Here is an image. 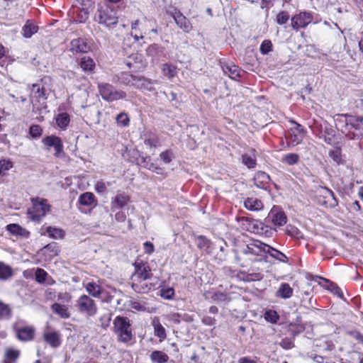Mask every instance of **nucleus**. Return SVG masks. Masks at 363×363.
Instances as JSON below:
<instances>
[{"mask_svg":"<svg viewBox=\"0 0 363 363\" xmlns=\"http://www.w3.org/2000/svg\"><path fill=\"white\" fill-rule=\"evenodd\" d=\"M235 253V260L240 266L252 265L248 272L239 271L235 274L238 280L245 282L263 279L262 272L269 266L267 255L281 262H288V257L283 252L259 240L240 247Z\"/></svg>","mask_w":363,"mask_h":363,"instance_id":"nucleus-1","label":"nucleus"},{"mask_svg":"<svg viewBox=\"0 0 363 363\" xmlns=\"http://www.w3.org/2000/svg\"><path fill=\"white\" fill-rule=\"evenodd\" d=\"M335 128L350 140H357L363 135V118L347 114L333 116Z\"/></svg>","mask_w":363,"mask_h":363,"instance_id":"nucleus-2","label":"nucleus"},{"mask_svg":"<svg viewBox=\"0 0 363 363\" xmlns=\"http://www.w3.org/2000/svg\"><path fill=\"white\" fill-rule=\"evenodd\" d=\"M113 331L117 335L118 340L127 343L133 338L131 325L127 317L116 316L113 321Z\"/></svg>","mask_w":363,"mask_h":363,"instance_id":"nucleus-3","label":"nucleus"},{"mask_svg":"<svg viewBox=\"0 0 363 363\" xmlns=\"http://www.w3.org/2000/svg\"><path fill=\"white\" fill-rule=\"evenodd\" d=\"M32 206L28 210V216L34 221H39L50 211V206L44 199H32Z\"/></svg>","mask_w":363,"mask_h":363,"instance_id":"nucleus-4","label":"nucleus"},{"mask_svg":"<svg viewBox=\"0 0 363 363\" xmlns=\"http://www.w3.org/2000/svg\"><path fill=\"white\" fill-rule=\"evenodd\" d=\"M118 18L116 10L109 6L99 9L95 16L96 21L106 27L115 26Z\"/></svg>","mask_w":363,"mask_h":363,"instance_id":"nucleus-5","label":"nucleus"},{"mask_svg":"<svg viewBox=\"0 0 363 363\" xmlns=\"http://www.w3.org/2000/svg\"><path fill=\"white\" fill-rule=\"evenodd\" d=\"M98 89L102 99L107 101H117L126 96L125 91L116 90L113 86L108 83L98 84Z\"/></svg>","mask_w":363,"mask_h":363,"instance_id":"nucleus-6","label":"nucleus"},{"mask_svg":"<svg viewBox=\"0 0 363 363\" xmlns=\"http://www.w3.org/2000/svg\"><path fill=\"white\" fill-rule=\"evenodd\" d=\"M289 122L293 124L294 127L289 129L286 140L289 147H294L302 142L305 136V130L295 121L291 120Z\"/></svg>","mask_w":363,"mask_h":363,"instance_id":"nucleus-7","label":"nucleus"},{"mask_svg":"<svg viewBox=\"0 0 363 363\" xmlns=\"http://www.w3.org/2000/svg\"><path fill=\"white\" fill-rule=\"evenodd\" d=\"M76 306L80 313L88 316L94 315L97 311V307L94 301L86 295L81 296L77 300Z\"/></svg>","mask_w":363,"mask_h":363,"instance_id":"nucleus-8","label":"nucleus"},{"mask_svg":"<svg viewBox=\"0 0 363 363\" xmlns=\"http://www.w3.org/2000/svg\"><path fill=\"white\" fill-rule=\"evenodd\" d=\"M319 189L320 196L318 199V201L320 204L330 208H333L337 206V199L331 189L326 186H320Z\"/></svg>","mask_w":363,"mask_h":363,"instance_id":"nucleus-9","label":"nucleus"},{"mask_svg":"<svg viewBox=\"0 0 363 363\" xmlns=\"http://www.w3.org/2000/svg\"><path fill=\"white\" fill-rule=\"evenodd\" d=\"M313 15L308 11H301L291 18V27L294 30L306 28L313 21Z\"/></svg>","mask_w":363,"mask_h":363,"instance_id":"nucleus-10","label":"nucleus"},{"mask_svg":"<svg viewBox=\"0 0 363 363\" xmlns=\"http://www.w3.org/2000/svg\"><path fill=\"white\" fill-rule=\"evenodd\" d=\"M274 226L280 227L287 222V217L284 211L279 206H273L267 218Z\"/></svg>","mask_w":363,"mask_h":363,"instance_id":"nucleus-11","label":"nucleus"},{"mask_svg":"<svg viewBox=\"0 0 363 363\" xmlns=\"http://www.w3.org/2000/svg\"><path fill=\"white\" fill-rule=\"evenodd\" d=\"M167 13L173 17L177 25L184 32L189 33L192 29L189 20L177 9L172 8L171 10L167 11Z\"/></svg>","mask_w":363,"mask_h":363,"instance_id":"nucleus-12","label":"nucleus"},{"mask_svg":"<svg viewBox=\"0 0 363 363\" xmlns=\"http://www.w3.org/2000/svg\"><path fill=\"white\" fill-rule=\"evenodd\" d=\"M135 272L133 274V281L138 279H150L152 274L147 263L143 262H135L134 263Z\"/></svg>","mask_w":363,"mask_h":363,"instance_id":"nucleus-13","label":"nucleus"},{"mask_svg":"<svg viewBox=\"0 0 363 363\" xmlns=\"http://www.w3.org/2000/svg\"><path fill=\"white\" fill-rule=\"evenodd\" d=\"M42 143L48 150L53 147L55 151V155L56 157H59L63 152V143L62 139L58 136L55 135L46 136L42 140Z\"/></svg>","mask_w":363,"mask_h":363,"instance_id":"nucleus-14","label":"nucleus"},{"mask_svg":"<svg viewBox=\"0 0 363 363\" xmlns=\"http://www.w3.org/2000/svg\"><path fill=\"white\" fill-rule=\"evenodd\" d=\"M156 284L150 281V279H138L133 281V289L138 294H146L156 288Z\"/></svg>","mask_w":363,"mask_h":363,"instance_id":"nucleus-15","label":"nucleus"},{"mask_svg":"<svg viewBox=\"0 0 363 363\" xmlns=\"http://www.w3.org/2000/svg\"><path fill=\"white\" fill-rule=\"evenodd\" d=\"M90 50V45L84 38H78L70 43V51L73 53H86Z\"/></svg>","mask_w":363,"mask_h":363,"instance_id":"nucleus-16","label":"nucleus"},{"mask_svg":"<svg viewBox=\"0 0 363 363\" xmlns=\"http://www.w3.org/2000/svg\"><path fill=\"white\" fill-rule=\"evenodd\" d=\"M61 111L62 109L60 107L58 113L55 116L54 119L57 128L62 130H65L70 123L71 118L69 114Z\"/></svg>","mask_w":363,"mask_h":363,"instance_id":"nucleus-17","label":"nucleus"},{"mask_svg":"<svg viewBox=\"0 0 363 363\" xmlns=\"http://www.w3.org/2000/svg\"><path fill=\"white\" fill-rule=\"evenodd\" d=\"M130 201V198L125 194H118L114 198L112 199L111 202V210L114 212L117 209H121L125 207Z\"/></svg>","mask_w":363,"mask_h":363,"instance_id":"nucleus-18","label":"nucleus"},{"mask_svg":"<svg viewBox=\"0 0 363 363\" xmlns=\"http://www.w3.org/2000/svg\"><path fill=\"white\" fill-rule=\"evenodd\" d=\"M137 79L138 77L127 72H121L119 75L114 77L112 82L114 83L118 82L123 85L135 86Z\"/></svg>","mask_w":363,"mask_h":363,"instance_id":"nucleus-19","label":"nucleus"},{"mask_svg":"<svg viewBox=\"0 0 363 363\" xmlns=\"http://www.w3.org/2000/svg\"><path fill=\"white\" fill-rule=\"evenodd\" d=\"M43 339L52 348H57L61 345L60 333L57 331L45 332Z\"/></svg>","mask_w":363,"mask_h":363,"instance_id":"nucleus-20","label":"nucleus"},{"mask_svg":"<svg viewBox=\"0 0 363 363\" xmlns=\"http://www.w3.org/2000/svg\"><path fill=\"white\" fill-rule=\"evenodd\" d=\"M254 184L259 189H267L269 187L270 177L264 172H258L254 177Z\"/></svg>","mask_w":363,"mask_h":363,"instance_id":"nucleus-21","label":"nucleus"},{"mask_svg":"<svg viewBox=\"0 0 363 363\" xmlns=\"http://www.w3.org/2000/svg\"><path fill=\"white\" fill-rule=\"evenodd\" d=\"M221 67L224 74L228 75L230 79L235 80L240 77V68L233 62L223 63Z\"/></svg>","mask_w":363,"mask_h":363,"instance_id":"nucleus-22","label":"nucleus"},{"mask_svg":"<svg viewBox=\"0 0 363 363\" xmlns=\"http://www.w3.org/2000/svg\"><path fill=\"white\" fill-rule=\"evenodd\" d=\"M41 235H48L49 238L52 239H62L65 236V232L59 228L56 227H42Z\"/></svg>","mask_w":363,"mask_h":363,"instance_id":"nucleus-23","label":"nucleus"},{"mask_svg":"<svg viewBox=\"0 0 363 363\" xmlns=\"http://www.w3.org/2000/svg\"><path fill=\"white\" fill-rule=\"evenodd\" d=\"M78 203L81 206L94 207L97 204V200L93 193L87 191L79 196Z\"/></svg>","mask_w":363,"mask_h":363,"instance_id":"nucleus-24","label":"nucleus"},{"mask_svg":"<svg viewBox=\"0 0 363 363\" xmlns=\"http://www.w3.org/2000/svg\"><path fill=\"white\" fill-rule=\"evenodd\" d=\"M294 290L288 283H281L276 291L275 296L277 298L289 299L293 295Z\"/></svg>","mask_w":363,"mask_h":363,"instance_id":"nucleus-25","label":"nucleus"},{"mask_svg":"<svg viewBox=\"0 0 363 363\" xmlns=\"http://www.w3.org/2000/svg\"><path fill=\"white\" fill-rule=\"evenodd\" d=\"M35 329L32 326L22 327L17 330V337L21 341H30L33 339Z\"/></svg>","mask_w":363,"mask_h":363,"instance_id":"nucleus-26","label":"nucleus"},{"mask_svg":"<svg viewBox=\"0 0 363 363\" xmlns=\"http://www.w3.org/2000/svg\"><path fill=\"white\" fill-rule=\"evenodd\" d=\"M244 206L249 211H257L263 208V203L261 200L255 197H248L244 201Z\"/></svg>","mask_w":363,"mask_h":363,"instance_id":"nucleus-27","label":"nucleus"},{"mask_svg":"<svg viewBox=\"0 0 363 363\" xmlns=\"http://www.w3.org/2000/svg\"><path fill=\"white\" fill-rule=\"evenodd\" d=\"M6 229L11 234L13 235L21 236L24 238H28L30 235V233L27 230L18 224H9L6 226Z\"/></svg>","mask_w":363,"mask_h":363,"instance_id":"nucleus-28","label":"nucleus"},{"mask_svg":"<svg viewBox=\"0 0 363 363\" xmlns=\"http://www.w3.org/2000/svg\"><path fill=\"white\" fill-rule=\"evenodd\" d=\"M206 298H211L213 301L217 303H227L230 301V298L227 294L221 292L207 293L206 294Z\"/></svg>","mask_w":363,"mask_h":363,"instance_id":"nucleus-29","label":"nucleus"},{"mask_svg":"<svg viewBox=\"0 0 363 363\" xmlns=\"http://www.w3.org/2000/svg\"><path fill=\"white\" fill-rule=\"evenodd\" d=\"M51 308L54 313L57 314L60 318L67 319L70 317L67 306L62 305L58 303H55L52 305Z\"/></svg>","mask_w":363,"mask_h":363,"instance_id":"nucleus-30","label":"nucleus"},{"mask_svg":"<svg viewBox=\"0 0 363 363\" xmlns=\"http://www.w3.org/2000/svg\"><path fill=\"white\" fill-rule=\"evenodd\" d=\"M196 244L198 248L201 250L210 254L211 252V241L207 239L205 236L199 235L196 238Z\"/></svg>","mask_w":363,"mask_h":363,"instance_id":"nucleus-31","label":"nucleus"},{"mask_svg":"<svg viewBox=\"0 0 363 363\" xmlns=\"http://www.w3.org/2000/svg\"><path fill=\"white\" fill-rule=\"evenodd\" d=\"M86 291L94 298H99L102 294V287L95 282H89L85 285Z\"/></svg>","mask_w":363,"mask_h":363,"instance_id":"nucleus-32","label":"nucleus"},{"mask_svg":"<svg viewBox=\"0 0 363 363\" xmlns=\"http://www.w3.org/2000/svg\"><path fill=\"white\" fill-rule=\"evenodd\" d=\"M153 84L154 83L149 79L138 78L135 87L143 91H153L155 90Z\"/></svg>","mask_w":363,"mask_h":363,"instance_id":"nucleus-33","label":"nucleus"},{"mask_svg":"<svg viewBox=\"0 0 363 363\" xmlns=\"http://www.w3.org/2000/svg\"><path fill=\"white\" fill-rule=\"evenodd\" d=\"M150 358L151 361L155 363H166L169 359L168 355L165 352L160 350L153 351L150 354Z\"/></svg>","mask_w":363,"mask_h":363,"instance_id":"nucleus-34","label":"nucleus"},{"mask_svg":"<svg viewBox=\"0 0 363 363\" xmlns=\"http://www.w3.org/2000/svg\"><path fill=\"white\" fill-rule=\"evenodd\" d=\"M152 326L154 328L155 335L158 337L161 340L166 337V332L164 328L162 325L158 318H154L152 320Z\"/></svg>","mask_w":363,"mask_h":363,"instance_id":"nucleus-35","label":"nucleus"},{"mask_svg":"<svg viewBox=\"0 0 363 363\" xmlns=\"http://www.w3.org/2000/svg\"><path fill=\"white\" fill-rule=\"evenodd\" d=\"M255 228H257V233L264 235L265 237L270 238L274 235L276 233V230L272 228H269L267 225H264L262 223H259V224H255Z\"/></svg>","mask_w":363,"mask_h":363,"instance_id":"nucleus-36","label":"nucleus"},{"mask_svg":"<svg viewBox=\"0 0 363 363\" xmlns=\"http://www.w3.org/2000/svg\"><path fill=\"white\" fill-rule=\"evenodd\" d=\"M38 27L34 25L32 22L28 21L22 28V33L23 37L26 38H30L33 34L37 33Z\"/></svg>","mask_w":363,"mask_h":363,"instance_id":"nucleus-37","label":"nucleus"},{"mask_svg":"<svg viewBox=\"0 0 363 363\" xmlns=\"http://www.w3.org/2000/svg\"><path fill=\"white\" fill-rule=\"evenodd\" d=\"M242 162L249 169L255 167L257 164V160L255 155V151H252L251 154L246 153L242 155Z\"/></svg>","mask_w":363,"mask_h":363,"instance_id":"nucleus-38","label":"nucleus"},{"mask_svg":"<svg viewBox=\"0 0 363 363\" xmlns=\"http://www.w3.org/2000/svg\"><path fill=\"white\" fill-rule=\"evenodd\" d=\"M80 67L85 72H91L95 68V62L90 57H83L80 60Z\"/></svg>","mask_w":363,"mask_h":363,"instance_id":"nucleus-39","label":"nucleus"},{"mask_svg":"<svg viewBox=\"0 0 363 363\" xmlns=\"http://www.w3.org/2000/svg\"><path fill=\"white\" fill-rule=\"evenodd\" d=\"M31 96L36 98L38 101L40 99H45V94L43 88L40 87L39 84H33L31 89Z\"/></svg>","mask_w":363,"mask_h":363,"instance_id":"nucleus-40","label":"nucleus"},{"mask_svg":"<svg viewBox=\"0 0 363 363\" xmlns=\"http://www.w3.org/2000/svg\"><path fill=\"white\" fill-rule=\"evenodd\" d=\"M299 155L296 153H289L284 155L281 158V162L288 165H294L299 161Z\"/></svg>","mask_w":363,"mask_h":363,"instance_id":"nucleus-41","label":"nucleus"},{"mask_svg":"<svg viewBox=\"0 0 363 363\" xmlns=\"http://www.w3.org/2000/svg\"><path fill=\"white\" fill-rule=\"evenodd\" d=\"M12 275L11 268L3 262H0V279L6 280Z\"/></svg>","mask_w":363,"mask_h":363,"instance_id":"nucleus-42","label":"nucleus"},{"mask_svg":"<svg viewBox=\"0 0 363 363\" xmlns=\"http://www.w3.org/2000/svg\"><path fill=\"white\" fill-rule=\"evenodd\" d=\"M162 73L165 77L169 79L172 78L176 75V67L171 64L166 63L162 67Z\"/></svg>","mask_w":363,"mask_h":363,"instance_id":"nucleus-43","label":"nucleus"},{"mask_svg":"<svg viewBox=\"0 0 363 363\" xmlns=\"http://www.w3.org/2000/svg\"><path fill=\"white\" fill-rule=\"evenodd\" d=\"M13 163L9 160H0V176H4L6 172L11 169Z\"/></svg>","mask_w":363,"mask_h":363,"instance_id":"nucleus-44","label":"nucleus"},{"mask_svg":"<svg viewBox=\"0 0 363 363\" xmlns=\"http://www.w3.org/2000/svg\"><path fill=\"white\" fill-rule=\"evenodd\" d=\"M130 119L127 113L122 112L116 116V123L118 125L126 127L129 125Z\"/></svg>","mask_w":363,"mask_h":363,"instance_id":"nucleus-45","label":"nucleus"},{"mask_svg":"<svg viewBox=\"0 0 363 363\" xmlns=\"http://www.w3.org/2000/svg\"><path fill=\"white\" fill-rule=\"evenodd\" d=\"M264 318L269 323H276L279 319V315L277 311L273 310H269L266 311L264 314Z\"/></svg>","mask_w":363,"mask_h":363,"instance_id":"nucleus-46","label":"nucleus"},{"mask_svg":"<svg viewBox=\"0 0 363 363\" xmlns=\"http://www.w3.org/2000/svg\"><path fill=\"white\" fill-rule=\"evenodd\" d=\"M20 355V351L14 348H9L6 350L5 353V357L6 359L11 361L16 360Z\"/></svg>","mask_w":363,"mask_h":363,"instance_id":"nucleus-47","label":"nucleus"},{"mask_svg":"<svg viewBox=\"0 0 363 363\" xmlns=\"http://www.w3.org/2000/svg\"><path fill=\"white\" fill-rule=\"evenodd\" d=\"M289 19V14L286 11H281L276 16V22L279 25L285 24Z\"/></svg>","mask_w":363,"mask_h":363,"instance_id":"nucleus-48","label":"nucleus"},{"mask_svg":"<svg viewBox=\"0 0 363 363\" xmlns=\"http://www.w3.org/2000/svg\"><path fill=\"white\" fill-rule=\"evenodd\" d=\"M330 157L333 160L334 162L339 164L342 161L341 150L340 148H335L329 152Z\"/></svg>","mask_w":363,"mask_h":363,"instance_id":"nucleus-49","label":"nucleus"},{"mask_svg":"<svg viewBox=\"0 0 363 363\" xmlns=\"http://www.w3.org/2000/svg\"><path fill=\"white\" fill-rule=\"evenodd\" d=\"M160 294L164 299L170 300L174 296V290L172 287L162 288L160 291Z\"/></svg>","mask_w":363,"mask_h":363,"instance_id":"nucleus-50","label":"nucleus"},{"mask_svg":"<svg viewBox=\"0 0 363 363\" xmlns=\"http://www.w3.org/2000/svg\"><path fill=\"white\" fill-rule=\"evenodd\" d=\"M272 50V43L269 40H264L262 43L259 51L262 55H267Z\"/></svg>","mask_w":363,"mask_h":363,"instance_id":"nucleus-51","label":"nucleus"},{"mask_svg":"<svg viewBox=\"0 0 363 363\" xmlns=\"http://www.w3.org/2000/svg\"><path fill=\"white\" fill-rule=\"evenodd\" d=\"M48 277V273L41 268H38L35 271V281L39 284H43L45 281Z\"/></svg>","mask_w":363,"mask_h":363,"instance_id":"nucleus-52","label":"nucleus"},{"mask_svg":"<svg viewBox=\"0 0 363 363\" xmlns=\"http://www.w3.org/2000/svg\"><path fill=\"white\" fill-rule=\"evenodd\" d=\"M29 133L33 138H38L43 133L41 127L38 125H33L29 128Z\"/></svg>","mask_w":363,"mask_h":363,"instance_id":"nucleus-53","label":"nucleus"},{"mask_svg":"<svg viewBox=\"0 0 363 363\" xmlns=\"http://www.w3.org/2000/svg\"><path fill=\"white\" fill-rule=\"evenodd\" d=\"M144 143L150 148H155L158 144V139L156 135H150L145 139Z\"/></svg>","mask_w":363,"mask_h":363,"instance_id":"nucleus-54","label":"nucleus"},{"mask_svg":"<svg viewBox=\"0 0 363 363\" xmlns=\"http://www.w3.org/2000/svg\"><path fill=\"white\" fill-rule=\"evenodd\" d=\"M173 157V153L171 150H165L160 153V159L166 164H169L172 162Z\"/></svg>","mask_w":363,"mask_h":363,"instance_id":"nucleus-55","label":"nucleus"},{"mask_svg":"<svg viewBox=\"0 0 363 363\" xmlns=\"http://www.w3.org/2000/svg\"><path fill=\"white\" fill-rule=\"evenodd\" d=\"M328 283H329L328 289L333 293L334 294L337 295L338 297L342 298L343 296V294L339 286H337L336 284L329 282L328 280L325 279Z\"/></svg>","mask_w":363,"mask_h":363,"instance_id":"nucleus-56","label":"nucleus"},{"mask_svg":"<svg viewBox=\"0 0 363 363\" xmlns=\"http://www.w3.org/2000/svg\"><path fill=\"white\" fill-rule=\"evenodd\" d=\"M286 233L291 237L298 238L300 234L298 229L296 227L291 225L286 226Z\"/></svg>","mask_w":363,"mask_h":363,"instance_id":"nucleus-57","label":"nucleus"},{"mask_svg":"<svg viewBox=\"0 0 363 363\" xmlns=\"http://www.w3.org/2000/svg\"><path fill=\"white\" fill-rule=\"evenodd\" d=\"M11 314V308L9 305L0 301V315L9 316Z\"/></svg>","mask_w":363,"mask_h":363,"instance_id":"nucleus-58","label":"nucleus"},{"mask_svg":"<svg viewBox=\"0 0 363 363\" xmlns=\"http://www.w3.org/2000/svg\"><path fill=\"white\" fill-rule=\"evenodd\" d=\"M106 184L103 181H98L94 186L95 191L99 194L104 193L106 190Z\"/></svg>","mask_w":363,"mask_h":363,"instance_id":"nucleus-59","label":"nucleus"},{"mask_svg":"<svg viewBox=\"0 0 363 363\" xmlns=\"http://www.w3.org/2000/svg\"><path fill=\"white\" fill-rule=\"evenodd\" d=\"M280 346L285 350H289L294 347V345L290 338H284L281 341Z\"/></svg>","mask_w":363,"mask_h":363,"instance_id":"nucleus-60","label":"nucleus"},{"mask_svg":"<svg viewBox=\"0 0 363 363\" xmlns=\"http://www.w3.org/2000/svg\"><path fill=\"white\" fill-rule=\"evenodd\" d=\"M99 321L101 328L105 329L109 326L111 316L109 315H104L100 318Z\"/></svg>","mask_w":363,"mask_h":363,"instance_id":"nucleus-61","label":"nucleus"},{"mask_svg":"<svg viewBox=\"0 0 363 363\" xmlns=\"http://www.w3.org/2000/svg\"><path fill=\"white\" fill-rule=\"evenodd\" d=\"M143 249H144L145 253H146L147 255H151L153 253V252L155 250V247H154V245L152 242H151L150 241H146L143 244Z\"/></svg>","mask_w":363,"mask_h":363,"instance_id":"nucleus-62","label":"nucleus"},{"mask_svg":"<svg viewBox=\"0 0 363 363\" xmlns=\"http://www.w3.org/2000/svg\"><path fill=\"white\" fill-rule=\"evenodd\" d=\"M131 308L138 311H146V306L145 303L139 302V301H132Z\"/></svg>","mask_w":363,"mask_h":363,"instance_id":"nucleus-63","label":"nucleus"},{"mask_svg":"<svg viewBox=\"0 0 363 363\" xmlns=\"http://www.w3.org/2000/svg\"><path fill=\"white\" fill-rule=\"evenodd\" d=\"M202 323L206 325H213L216 323V319L210 316H203L202 320Z\"/></svg>","mask_w":363,"mask_h":363,"instance_id":"nucleus-64","label":"nucleus"}]
</instances>
